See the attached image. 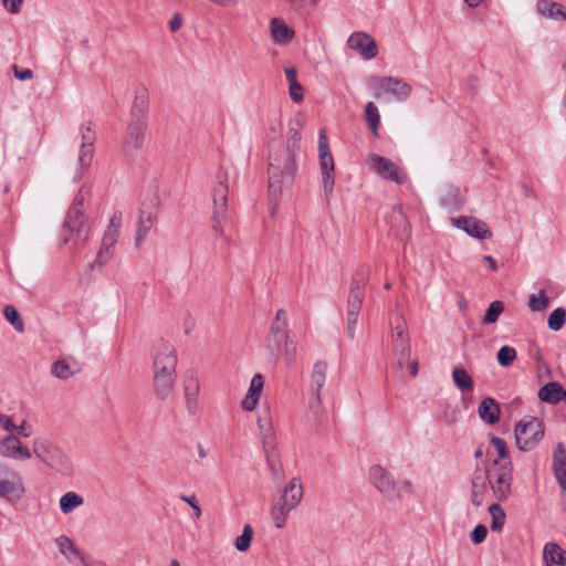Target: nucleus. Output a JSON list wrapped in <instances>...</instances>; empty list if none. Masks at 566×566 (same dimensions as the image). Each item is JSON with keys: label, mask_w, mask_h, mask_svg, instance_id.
Here are the masks:
<instances>
[{"label": "nucleus", "mask_w": 566, "mask_h": 566, "mask_svg": "<svg viewBox=\"0 0 566 566\" xmlns=\"http://www.w3.org/2000/svg\"><path fill=\"white\" fill-rule=\"evenodd\" d=\"M483 261H484V262H486V263H489L490 269H491L492 271H496V270H497V263H496L495 259H494V258H492L491 255H484V256H483Z\"/></svg>", "instance_id": "63"}, {"label": "nucleus", "mask_w": 566, "mask_h": 566, "mask_svg": "<svg viewBox=\"0 0 566 566\" xmlns=\"http://www.w3.org/2000/svg\"><path fill=\"white\" fill-rule=\"evenodd\" d=\"M488 485L489 476H488V468L485 471H482L480 468H476L472 474L471 485Z\"/></svg>", "instance_id": "50"}, {"label": "nucleus", "mask_w": 566, "mask_h": 566, "mask_svg": "<svg viewBox=\"0 0 566 566\" xmlns=\"http://www.w3.org/2000/svg\"><path fill=\"white\" fill-rule=\"evenodd\" d=\"M303 497V485L293 478L284 488L282 495L271 507V517L277 528H282L291 511L295 510Z\"/></svg>", "instance_id": "6"}, {"label": "nucleus", "mask_w": 566, "mask_h": 566, "mask_svg": "<svg viewBox=\"0 0 566 566\" xmlns=\"http://www.w3.org/2000/svg\"><path fill=\"white\" fill-rule=\"evenodd\" d=\"M253 537V528L250 524H245L242 534L234 541V546L239 552H247L250 548Z\"/></svg>", "instance_id": "41"}, {"label": "nucleus", "mask_w": 566, "mask_h": 566, "mask_svg": "<svg viewBox=\"0 0 566 566\" xmlns=\"http://www.w3.org/2000/svg\"><path fill=\"white\" fill-rule=\"evenodd\" d=\"M148 113V94L146 88H138L135 93L134 102L130 109V120L147 124Z\"/></svg>", "instance_id": "26"}, {"label": "nucleus", "mask_w": 566, "mask_h": 566, "mask_svg": "<svg viewBox=\"0 0 566 566\" xmlns=\"http://www.w3.org/2000/svg\"><path fill=\"white\" fill-rule=\"evenodd\" d=\"M410 374L413 377L418 374V361L417 360H413L410 363Z\"/></svg>", "instance_id": "64"}, {"label": "nucleus", "mask_w": 566, "mask_h": 566, "mask_svg": "<svg viewBox=\"0 0 566 566\" xmlns=\"http://www.w3.org/2000/svg\"><path fill=\"white\" fill-rule=\"evenodd\" d=\"M19 434L23 436V437H29L30 436V432L27 430V423L25 421H22V423L20 426H15V429H14Z\"/></svg>", "instance_id": "62"}, {"label": "nucleus", "mask_w": 566, "mask_h": 566, "mask_svg": "<svg viewBox=\"0 0 566 566\" xmlns=\"http://www.w3.org/2000/svg\"><path fill=\"white\" fill-rule=\"evenodd\" d=\"M147 124L129 122L122 137V153L126 158L136 155L143 147Z\"/></svg>", "instance_id": "16"}, {"label": "nucleus", "mask_w": 566, "mask_h": 566, "mask_svg": "<svg viewBox=\"0 0 566 566\" xmlns=\"http://www.w3.org/2000/svg\"><path fill=\"white\" fill-rule=\"evenodd\" d=\"M554 475L563 491H566V449L558 442L553 453Z\"/></svg>", "instance_id": "27"}, {"label": "nucleus", "mask_w": 566, "mask_h": 566, "mask_svg": "<svg viewBox=\"0 0 566 566\" xmlns=\"http://www.w3.org/2000/svg\"><path fill=\"white\" fill-rule=\"evenodd\" d=\"M453 224L472 238L480 240L492 238V231L489 226L484 221L474 217H459L453 220Z\"/></svg>", "instance_id": "19"}, {"label": "nucleus", "mask_w": 566, "mask_h": 566, "mask_svg": "<svg viewBox=\"0 0 566 566\" xmlns=\"http://www.w3.org/2000/svg\"><path fill=\"white\" fill-rule=\"evenodd\" d=\"M392 325L394 356L397 365L402 369L410 361L409 336L406 331L403 317L396 314Z\"/></svg>", "instance_id": "12"}, {"label": "nucleus", "mask_w": 566, "mask_h": 566, "mask_svg": "<svg viewBox=\"0 0 566 566\" xmlns=\"http://www.w3.org/2000/svg\"><path fill=\"white\" fill-rule=\"evenodd\" d=\"M369 164L370 168L384 179L394 181L398 185L403 184L406 180V176L400 174L399 167L386 157L371 155L369 157Z\"/></svg>", "instance_id": "17"}, {"label": "nucleus", "mask_w": 566, "mask_h": 566, "mask_svg": "<svg viewBox=\"0 0 566 566\" xmlns=\"http://www.w3.org/2000/svg\"><path fill=\"white\" fill-rule=\"evenodd\" d=\"M2 426L7 431H12L15 429V424L10 417H3Z\"/></svg>", "instance_id": "61"}, {"label": "nucleus", "mask_w": 566, "mask_h": 566, "mask_svg": "<svg viewBox=\"0 0 566 566\" xmlns=\"http://www.w3.org/2000/svg\"><path fill=\"white\" fill-rule=\"evenodd\" d=\"M327 364L325 361H316L312 371V384L314 398L310 402V408L317 412L322 407L321 390L324 387L327 374Z\"/></svg>", "instance_id": "25"}, {"label": "nucleus", "mask_w": 566, "mask_h": 566, "mask_svg": "<svg viewBox=\"0 0 566 566\" xmlns=\"http://www.w3.org/2000/svg\"><path fill=\"white\" fill-rule=\"evenodd\" d=\"M369 480L371 484L385 496L390 497L396 491V481L394 476L381 465L375 464L370 467Z\"/></svg>", "instance_id": "18"}, {"label": "nucleus", "mask_w": 566, "mask_h": 566, "mask_svg": "<svg viewBox=\"0 0 566 566\" xmlns=\"http://www.w3.org/2000/svg\"><path fill=\"white\" fill-rule=\"evenodd\" d=\"M271 35L274 42H286L292 39L293 31L280 19L271 20Z\"/></svg>", "instance_id": "35"}, {"label": "nucleus", "mask_w": 566, "mask_h": 566, "mask_svg": "<svg viewBox=\"0 0 566 566\" xmlns=\"http://www.w3.org/2000/svg\"><path fill=\"white\" fill-rule=\"evenodd\" d=\"M566 322V311L562 307L555 308L548 316V328L558 332L563 328Z\"/></svg>", "instance_id": "39"}, {"label": "nucleus", "mask_w": 566, "mask_h": 566, "mask_svg": "<svg viewBox=\"0 0 566 566\" xmlns=\"http://www.w3.org/2000/svg\"><path fill=\"white\" fill-rule=\"evenodd\" d=\"M458 192L459 190L458 189H450V193L452 195V200H450L449 198H443V203L448 207L452 206V205H455L457 203V196H458Z\"/></svg>", "instance_id": "60"}, {"label": "nucleus", "mask_w": 566, "mask_h": 566, "mask_svg": "<svg viewBox=\"0 0 566 566\" xmlns=\"http://www.w3.org/2000/svg\"><path fill=\"white\" fill-rule=\"evenodd\" d=\"M177 355L175 347L166 342L160 340L155 347L153 359V392L157 400H167L177 379Z\"/></svg>", "instance_id": "2"}, {"label": "nucleus", "mask_w": 566, "mask_h": 566, "mask_svg": "<svg viewBox=\"0 0 566 566\" xmlns=\"http://www.w3.org/2000/svg\"><path fill=\"white\" fill-rule=\"evenodd\" d=\"M373 81L376 83L374 97L377 99L394 96L398 101H405L411 94V86L401 78L392 76H376Z\"/></svg>", "instance_id": "13"}, {"label": "nucleus", "mask_w": 566, "mask_h": 566, "mask_svg": "<svg viewBox=\"0 0 566 566\" xmlns=\"http://www.w3.org/2000/svg\"><path fill=\"white\" fill-rule=\"evenodd\" d=\"M390 221L395 223L392 234L400 240H406L410 234V224L401 207H395L390 213Z\"/></svg>", "instance_id": "30"}, {"label": "nucleus", "mask_w": 566, "mask_h": 566, "mask_svg": "<svg viewBox=\"0 0 566 566\" xmlns=\"http://www.w3.org/2000/svg\"><path fill=\"white\" fill-rule=\"evenodd\" d=\"M83 502H84V500L80 494H77L73 491H70L61 496L60 509H61L62 513L70 514L76 507L81 506L83 504Z\"/></svg>", "instance_id": "37"}, {"label": "nucleus", "mask_w": 566, "mask_h": 566, "mask_svg": "<svg viewBox=\"0 0 566 566\" xmlns=\"http://www.w3.org/2000/svg\"><path fill=\"white\" fill-rule=\"evenodd\" d=\"M503 311H504L503 302H501V301L492 302L489 305V307L484 314L483 324L484 325L494 324L499 319V317L503 313Z\"/></svg>", "instance_id": "40"}, {"label": "nucleus", "mask_w": 566, "mask_h": 566, "mask_svg": "<svg viewBox=\"0 0 566 566\" xmlns=\"http://www.w3.org/2000/svg\"><path fill=\"white\" fill-rule=\"evenodd\" d=\"M486 535H488L486 526L483 524H479L474 527V530L471 533V541L474 544H480L485 539Z\"/></svg>", "instance_id": "51"}, {"label": "nucleus", "mask_w": 566, "mask_h": 566, "mask_svg": "<svg viewBox=\"0 0 566 566\" xmlns=\"http://www.w3.org/2000/svg\"><path fill=\"white\" fill-rule=\"evenodd\" d=\"M490 441L491 446L497 453V458L495 460H499L500 462L511 460L509 457L506 442L502 438L492 436Z\"/></svg>", "instance_id": "45"}, {"label": "nucleus", "mask_w": 566, "mask_h": 566, "mask_svg": "<svg viewBox=\"0 0 566 566\" xmlns=\"http://www.w3.org/2000/svg\"><path fill=\"white\" fill-rule=\"evenodd\" d=\"M544 438V423L536 417H524L515 427L517 448L522 451L533 450Z\"/></svg>", "instance_id": "10"}, {"label": "nucleus", "mask_w": 566, "mask_h": 566, "mask_svg": "<svg viewBox=\"0 0 566 566\" xmlns=\"http://www.w3.org/2000/svg\"><path fill=\"white\" fill-rule=\"evenodd\" d=\"M284 73H285L286 80L289 81L290 84L294 83V82H297V73H296V70L294 67L285 69Z\"/></svg>", "instance_id": "58"}, {"label": "nucleus", "mask_w": 566, "mask_h": 566, "mask_svg": "<svg viewBox=\"0 0 566 566\" xmlns=\"http://www.w3.org/2000/svg\"><path fill=\"white\" fill-rule=\"evenodd\" d=\"M538 399L549 405L560 402L565 397V389L558 381H549L538 390Z\"/></svg>", "instance_id": "28"}, {"label": "nucleus", "mask_w": 566, "mask_h": 566, "mask_svg": "<svg viewBox=\"0 0 566 566\" xmlns=\"http://www.w3.org/2000/svg\"><path fill=\"white\" fill-rule=\"evenodd\" d=\"M549 17L554 19L565 20L564 7L560 3L553 2V4H551Z\"/></svg>", "instance_id": "54"}, {"label": "nucleus", "mask_w": 566, "mask_h": 566, "mask_svg": "<svg viewBox=\"0 0 566 566\" xmlns=\"http://www.w3.org/2000/svg\"><path fill=\"white\" fill-rule=\"evenodd\" d=\"M56 545L60 553L69 560L78 559L83 566H88L84 554L74 545V542L70 537L61 535L56 538Z\"/></svg>", "instance_id": "31"}, {"label": "nucleus", "mask_w": 566, "mask_h": 566, "mask_svg": "<svg viewBox=\"0 0 566 566\" xmlns=\"http://www.w3.org/2000/svg\"><path fill=\"white\" fill-rule=\"evenodd\" d=\"M35 457L51 469L62 473L71 474L73 467L63 450L46 439H35L33 442Z\"/></svg>", "instance_id": "7"}, {"label": "nucleus", "mask_w": 566, "mask_h": 566, "mask_svg": "<svg viewBox=\"0 0 566 566\" xmlns=\"http://www.w3.org/2000/svg\"><path fill=\"white\" fill-rule=\"evenodd\" d=\"M258 428L260 431V436L262 438L263 449L265 451L269 464H270L271 469L274 470L273 463L271 461V455H270V451H272L273 447H274L273 446L274 437H273V432H272V427L269 421H266L262 417H259L258 418Z\"/></svg>", "instance_id": "33"}, {"label": "nucleus", "mask_w": 566, "mask_h": 566, "mask_svg": "<svg viewBox=\"0 0 566 566\" xmlns=\"http://www.w3.org/2000/svg\"><path fill=\"white\" fill-rule=\"evenodd\" d=\"M549 300L543 290L538 294H532L528 298V307L533 312H542L547 308Z\"/></svg>", "instance_id": "42"}, {"label": "nucleus", "mask_w": 566, "mask_h": 566, "mask_svg": "<svg viewBox=\"0 0 566 566\" xmlns=\"http://www.w3.org/2000/svg\"><path fill=\"white\" fill-rule=\"evenodd\" d=\"M0 455L13 460H28L32 453L28 447L23 446L20 439L14 434H9L0 439Z\"/></svg>", "instance_id": "20"}, {"label": "nucleus", "mask_w": 566, "mask_h": 566, "mask_svg": "<svg viewBox=\"0 0 566 566\" xmlns=\"http://www.w3.org/2000/svg\"><path fill=\"white\" fill-rule=\"evenodd\" d=\"M452 379L455 387L462 392H470L474 388L473 378L463 367H454L452 369Z\"/></svg>", "instance_id": "34"}, {"label": "nucleus", "mask_w": 566, "mask_h": 566, "mask_svg": "<svg viewBox=\"0 0 566 566\" xmlns=\"http://www.w3.org/2000/svg\"><path fill=\"white\" fill-rule=\"evenodd\" d=\"M158 213V199L155 198L154 202L149 206H143L140 209V217L136 234V245L139 247L146 239L149 230L155 224Z\"/></svg>", "instance_id": "22"}, {"label": "nucleus", "mask_w": 566, "mask_h": 566, "mask_svg": "<svg viewBox=\"0 0 566 566\" xmlns=\"http://www.w3.org/2000/svg\"><path fill=\"white\" fill-rule=\"evenodd\" d=\"M478 413L485 423L494 424L500 420V405L494 398L486 397L481 401Z\"/></svg>", "instance_id": "29"}, {"label": "nucleus", "mask_w": 566, "mask_h": 566, "mask_svg": "<svg viewBox=\"0 0 566 566\" xmlns=\"http://www.w3.org/2000/svg\"><path fill=\"white\" fill-rule=\"evenodd\" d=\"M258 401L259 398L247 394L245 398L241 401V408L245 411H252L254 410Z\"/></svg>", "instance_id": "55"}, {"label": "nucleus", "mask_w": 566, "mask_h": 566, "mask_svg": "<svg viewBox=\"0 0 566 566\" xmlns=\"http://www.w3.org/2000/svg\"><path fill=\"white\" fill-rule=\"evenodd\" d=\"M219 184L212 190L213 214L212 231L220 238L228 240L226 235V226L228 223V184L227 175L218 176Z\"/></svg>", "instance_id": "9"}, {"label": "nucleus", "mask_w": 566, "mask_h": 566, "mask_svg": "<svg viewBox=\"0 0 566 566\" xmlns=\"http://www.w3.org/2000/svg\"><path fill=\"white\" fill-rule=\"evenodd\" d=\"M180 500L190 505V507L193 510V515L196 518H199L201 516L202 511H201L195 495L188 496V495L181 494Z\"/></svg>", "instance_id": "52"}, {"label": "nucleus", "mask_w": 566, "mask_h": 566, "mask_svg": "<svg viewBox=\"0 0 566 566\" xmlns=\"http://www.w3.org/2000/svg\"><path fill=\"white\" fill-rule=\"evenodd\" d=\"M51 373L53 376L61 379H66L73 375L70 369V365L63 359H60L52 365Z\"/></svg>", "instance_id": "46"}, {"label": "nucleus", "mask_w": 566, "mask_h": 566, "mask_svg": "<svg viewBox=\"0 0 566 566\" xmlns=\"http://www.w3.org/2000/svg\"><path fill=\"white\" fill-rule=\"evenodd\" d=\"M370 269L360 265L356 269L350 281V287L346 306L347 334L354 337L358 315L365 298V286L369 280Z\"/></svg>", "instance_id": "5"}, {"label": "nucleus", "mask_w": 566, "mask_h": 566, "mask_svg": "<svg viewBox=\"0 0 566 566\" xmlns=\"http://www.w3.org/2000/svg\"><path fill=\"white\" fill-rule=\"evenodd\" d=\"M25 490L20 474L9 464L0 461V497L17 501Z\"/></svg>", "instance_id": "14"}, {"label": "nucleus", "mask_w": 566, "mask_h": 566, "mask_svg": "<svg viewBox=\"0 0 566 566\" xmlns=\"http://www.w3.org/2000/svg\"><path fill=\"white\" fill-rule=\"evenodd\" d=\"M488 485H471V503L476 507L481 506Z\"/></svg>", "instance_id": "47"}, {"label": "nucleus", "mask_w": 566, "mask_h": 566, "mask_svg": "<svg viewBox=\"0 0 566 566\" xmlns=\"http://www.w3.org/2000/svg\"><path fill=\"white\" fill-rule=\"evenodd\" d=\"M12 70L14 76L20 81L31 80L33 77V72L30 69H21L17 64L12 65Z\"/></svg>", "instance_id": "53"}, {"label": "nucleus", "mask_w": 566, "mask_h": 566, "mask_svg": "<svg viewBox=\"0 0 566 566\" xmlns=\"http://www.w3.org/2000/svg\"><path fill=\"white\" fill-rule=\"evenodd\" d=\"M496 359L502 367H509L516 359V350L511 346H502L496 354Z\"/></svg>", "instance_id": "43"}, {"label": "nucleus", "mask_w": 566, "mask_h": 566, "mask_svg": "<svg viewBox=\"0 0 566 566\" xmlns=\"http://www.w3.org/2000/svg\"><path fill=\"white\" fill-rule=\"evenodd\" d=\"M122 227V212L115 211L106 228L99 250L95 260L90 264V269L104 266L113 256L115 244L119 238Z\"/></svg>", "instance_id": "11"}, {"label": "nucleus", "mask_w": 566, "mask_h": 566, "mask_svg": "<svg viewBox=\"0 0 566 566\" xmlns=\"http://www.w3.org/2000/svg\"><path fill=\"white\" fill-rule=\"evenodd\" d=\"M268 348L273 353L283 352L285 361L291 366L295 360L296 343L291 338L287 331V313L285 310H277L270 326Z\"/></svg>", "instance_id": "4"}, {"label": "nucleus", "mask_w": 566, "mask_h": 566, "mask_svg": "<svg viewBox=\"0 0 566 566\" xmlns=\"http://www.w3.org/2000/svg\"><path fill=\"white\" fill-rule=\"evenodd\" d=\"M199 394V379L193 375L187 376L184 380V397L186 409L189 416H196L200 410Z\"/></svg>", "instance_id": "23"}, {"label": "nucleus", "mask_w": 566, "mask_h": 566, "mask_svg": "<svg viewBox=\"0 0 566 566\" xmlns=\"http://www.w3.org/2000/svg\"><path fill=\"white\" fill-rule=\"evenodd\" d=\"M2 1L9 12H11V13L20 12L22 0H2Z\"/></svg>", "instance_id": "56"}, {"label": "nucleus", "mask_w": 566, "mask_h": 566, "mask_svg": "<svg viewBox=\"0 0 566 566\" xmlns=\"http://www.w3.org/2000/svg\"><path fill=\"white\" fill-rule=\"evenodd\" d=\"M543 556L547 566L566 565V552L556 543H547L544 546Z\"/></svg>", "instance_id": "32"}, {"label": "nucleus", "mask_w": 566, "mask_h": 566, "mask_svg": "<svg viewBox=\"0 0 566 566\" xmlns=\"http://www.w3.org/2000/svg\"><path fill=\"white\" fill-rule=\"evenodd\" d=\"M81 136L82 144L81 150L78 155V161L82 167L90 166L93 153H94V143L96 140L95 132L93 130L92 122L83 123L81 126Z\"/></svg>", "instance_id": "24"}, {"label": "nucleus", "mask_w": 566, "mask_h": 566, "mask_svg": "<svg viewBox=\"0 0 566 566\" xmlns=\"http://www.w3.org/2000/svg\"><path fill=\"white\" fill-rule=\"evenodd\" d=\"M489 485L499 501H505L512 491L513 464L511 460H493L488 468Z\"/></svg>", "instance_id": "8"}, {"label": "nucleus", "mask_w": 566, "mask_h": 566, "mask_svg": "<svg viewBox=\"0 0 566 566\" xmlns=\"http://www.w3.org/2000/svg\"><path fill=\"white\" fill-rule=\"evenodd\" d=\"M90 197V189L82 187L76 195L73 205L70 207L62 226L61 240L63 244L74 239L76 245H83L88 239L91 227L83 214L86 199Z\"/></svg>", "instance_id": "3"}, {"label": "nucleus", "mask_w": 566, "mask_h": 566, "mask_svg": "<svg viewBox=\"0 0 566 566\" xmlns=\"http://www.w3.org/2000/svg\"><path fill=\"white\" fill-rule=\"evenodd\" d=\"M3 315L4 317L7 318L8 322H10L12 324V326L18 331V332H23L24 329V324H23V321L22 318L20 317L17 308L12 305H7L4 308H3Z\"/></svg>", "instance_id": "44"}, {"label": "nucleus", "mask_w": 566, "mask_h": 566, "mask_svg": "<svg viewBox=\"0 0 566 566\" xmlns=\"http://www.w3.org/2000/svg\"><path fill=\"white\" fill-rule=\"evenodd\" d=\"M289 94L294 103H301L304 98L303 86L298 82L291 83L289 86Z\"/></svg>", "instance_id": "49"}, {"label": "nucleus", "mask_w": 566, "mask_h": 566, "mask_svg": "<svg viewBox=\"0 0 566 566\" xmlns=\"http://www.w3.org/2000/svg\"><path fill=\"white\" fill-rule=\"evenodd\" d=\"M364 119L367 122L373 135L378 136V128L380 125V114L378 107L374 102H368L364 111Z\"/></svg>", "instance_id": "36"}, {"label": "nucleus", "mask_w": 566, "mask_h": 566, "mask_svg": "<svg viewBox=\"0 0 566 566\" xmlns=\"http://www.w3.org/2000/svg\"><path fill=\"white\" fill-rule=\"evenodd\" d=\"M182 19L179 13H175L171 20L169 21V30L171 32H176L181 28Z\"/></svg>", "instance_id": "57"}, {"label": "nucleus", "mask_w": 566, "mask_h": 566, "mask_svg": "<svg viewBox=\"0 0 566 566\" xmlns=\"http://www.w3.org/2000/svg\"><path fill=\"white\" fill-rule=\"evenodd\" d=\"M263 386H264V380H263L262 375L255 374L251 379L248 395L260 398Z\"/></svg>", "instance_id": "48"}, {"label": "nucleus", "mask_w": 566, "mask_h": 566, "mask_svg": "<svg viewBox=\"0 0 566 566\" xmlns=\"http://www.w3.org/2000/svg\"><path fill=\"white\" fill-rule=\"evenodd\" d=\"M347 44L366 60L374 59L378 53L376 42L365 32H354L348 38Z\"/></svg>", "instance_id": "21"}, {"label": "nucleus", "mask_w": 566, "mask_h": 566, "mask_svg": "<svg viewBox=\"0 0 566 566\" xmlns=\"http://www.w3.org/2000/svg\"><path fill=\"white\" fill-rule=\"evenodd\" d=\"M551 4H553L552 1H547V0H544V1H541L538 3V11L543 14H547L549 17V11H551Z\"/></svg>", "instance_id": "59"}, {"label": "nucleus", "mask_w": 566, "mask_h": 566, "mask_svg": "<svg viewBox=\"0 0 566 566\" xmlns=\"http://www.w3.org/2000/svg\"><path fill=\"white\" fill-rule=\"evenodd\" d=\"M318 156L319 167L323 178V188L325 193H331L334 188V158L329 150L328 139L325 129L319 130L318 136Z\"/></svg>", "instance_id": "15"}, {"label": "nucleus", "mask_w": 566, "mask_h": 566, "mask_svg": "<svg viewBox=\"0 0 566 566\" xmlns=\"http://www.w3.org/2000/svg\"><path fill=\"white\" fill-rule=\"evenodd\" d=\"M301 134L290 130L286 144L272 147L269 154V202L272 213L281 199L284 188H289L296 175V155L300 150Z\"/></svg>", "instance_id": "1"}, {"label": "nucleus", "mask_w": 566, "mask_h": 566, "mask_svg": "<svg viewBox=\"0 0 566 566\" xmlns=\"http://www.w3.org/2000/svg\"><path fill=\"white\" fill-rule=\"evenodd\" d=\"M489 512L492 517L491 530L493 532H501L505 524V518H506L504 510L502 509V506L500 504L494 503V504L490 505Z\"/></svg>", "instance_id": "38"}]
</instances>
